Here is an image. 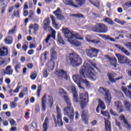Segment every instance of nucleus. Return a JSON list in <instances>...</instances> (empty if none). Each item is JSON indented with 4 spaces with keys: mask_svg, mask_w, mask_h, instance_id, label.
<instances>
[{
    "mask_svg": "<svg viewBox=\"0 0 131 131\" xmlns=\"http://www.w3.org/2000/svg\"><path fill=\"white\" fill-rule=\"evenodd\" d=\"M89 77L91 80H96L98 78V74L94 71V69L89 65V63H85L80 70V75L73 76V79L81 90H84V88L81 86L80 83L82 79Z\"/></svg>",
    "mask_w": 131,
    "mask_h": 131,
    "instance_id": "f257e3e1",
    "label": "nucleus"
},
{
    "mask_svg": "<svg viewBox=\"0 0 131 131\" xmlns=\"http://www.w3.org/2000/svg\"><path fill=\"white\" fill-rule=\"evenodd\" d=\"M62 33L64 34V37L68 38V41L70 42L71 45H73V46H75V47H79L81 46V43H80L79 41L72 40V39L75 37L77 39L83 40V38L80 37L79 34L74 32H71L67 28H62Z\"/></svg>",
    "mask_w": 131,
    "mask_h": 131,
    "instance_id": "f03ea898",
    "label": "nucleus"
},
{
    "mask_svg": "<svg viewBox=\"0 0 131 131\" xmlns=\"http://www.w3.org/2000/svg\"><path fill=\"white\" fill-rule=\"evenodd\" d=\"M66 59L72 67H78L82 63V59L79 55L75 53L67 54Z\"/></svg>",
    "mask_w": 131,
    "mask_h": 131,
    "instance_id": "7ed1b4c3",
    "label": "nucleus"
},
{
    "mask_svg": "<svg viewBox=\"0 0 131 131\" xmlns=\"http://www.w3.org/2000/svg\"><path fill=\"white\" fill-rule=\"evenodd\" d=\"M64 100L66 101L67 105V106L64 107L63 108L64 115H67V116H69L71 120L73 121V119H74V110H73L72 104L70 101V98L67 96H64Z\"/></svg>",
    "mask_w": 131,
    "mask_h": 131,
    "instance_id": "20e7f679",
    "label": "nucleus"
},
{
    "mask_svg": "<svg viewBox=\"0 0 131 131\" xmlns=\"http://www.w3.org/2000/svg\"><path fill=\"white\" fill-rule=\"evenodd\" d=\"M92 30L99 33H106L108 31V27L103 23H98L97 26H94L92 28Z\"/></svg>",
    "mask_w": 131,
    "mask_h": 131,
    "instance_id": "39448f33",
    "label": "nucleus"
},
{
    "mask_svg": "<svg viewBox=\"0 0 131 131\" xmlns=\"http://www.w3.org/2000/svg\"><path fill=\"white\" fill-rule=\"evenodd\" d=\"M99 92L100 94L104 96V100L106 103H107L108 105H110V103H111L112 100V97L111 96L109 90L103 87H100Z\"/></svg>",
    "mask_w": 131,
    "mask_h": 131,
    "instance_id": "423d86ee",
    "label": "nucleus"
},
{
    "mask_svg": "<svg viewBox=\"0 0 131 131\" xmlns=\"http://www.w3.org/2000/svg\"><path fill=\"white\" fill-rule=\"evenodd\" d=\"M55 74L56 75V77L58 80L61 81L62 79H65V80H68L70 79L69 75L67 74V72L65 70L61 69L56 71L55 72Z\"/></svg>",
    "mask_w": 131,
    "mask_h": 131,
    "instance_id": "0eeeda50",
    "label": "nucleus"
},
{
    "mask_svg": "<svg viewBox=\"0 0 131 131\" xmlns=\"http://www.w3.org/2000/svg\"><path fill=\"white\" fill-rule=\"evenodd\" d=\"M80 107L82 109L85 108L89 102V94L88 93H81L80 95Z\"/></svg>",
    "mask_w": 131,
    "mask_h": 131,
    "instance_id": "6e6552de",
    "label": "nucleus"
},
{
    "mask_svg": "<svg viewBox=\"0 0 131 131\" xmlns=\"http://www.w3.org/2000/svg\"><path fill=\"white\" fill-rule=\"evenodd\" d=\"M116 57L117 58L120 64H126L127 65H129V66H130L131 61L127 57L119 54H116Z\"/></svg>",
    "mask_w": 131,
    "mask_h": 131,
    "instance_id": "1a4fd4ad",
    "label": "nucleus"
},
{
    "mask_svg": "<svg viewBox=\"0 0 131 131\" xmlns=\"http://www.w3.org/2000/svg\"><path fill=\"white\" fill-rule=\"evenodd\" d=\"M99 50L94 48H90L89 49L86 50V54L88 56L90 57V58L97 57L99 54Z\"/></svg>",
    "mask_w": 131,
    "mask_h": 131,
    "instance_id": "9d476101",
    "label": "nucleus"
},
{
    "mask_svg": "<svg viewBox=\"0 0 131 131\" xmlns=\"http://www.w3.org/2000/svg\"><path fill=\"white\" fill-rule=\"evenodd\" d=\"M67 90L70 93H73V100L74 102H76V103L78 102V96H77V91H76L75 86L74 85L70 86L68 88Z\"/></svg>",
    "mask_w": 131,
    "mask_h": 131,
    "instance_id": "9b49d317",
    "label": "nucleus"
},
{
    "mask_svg": "<svg viewBox=\"0 0 131 131\" xmlns=\"http://www.w3.org/2000/svg\"><path fill=\"white\" fill-rule=\"evenodd\" d=\"M56 111L58 126H62L63 122L62 121V113H61V108H60L58 105L56 106Z\"/></svg>",
    "mask_w": 131,
    "mask_h": 131,
    "instance_id": "f8f14e48",
    "label": "nucleus"
},
{
    "mask_svg": "<svg viewBox=\"0 0 131 131\" xmlns=\"http://www.w3.org/2000/svg\"><path fill=\"white\" fill-rule=\"evenodd\" d=\"M104 57H105V58L107 59V60H110L111 65L114 66L115 68H116V67H117V59H116V58H112L108 55H105Z\"/></svg>",
    "mask_w": 131,
    "mask_h": 131,
    "instance_id": "ddd939ff",
    "label": "nucleus"
},
{
    "mask_svg": "<svg viewBox=\"0 0 131 131\" xmlns=\"http://www.w3.org/2000/svg\"><path fill=\"white\" fill-rule=\"evenodd\" d=\"M107 76L108 77V79L111 82H112L113 83H115L117 80H119L120 79H122V77H119L117 78L114 79V75L112 73H108L107 74Z\"/></svg>",
    "mask_w": 131,
    "mask_h": 131,
    "instance_id": "4468645a",
    "label": "nucleus"
},
{
    "mask_svg": "<svg viewBox=\"0 0 131 131\" xmlns=\"http://www.w3.org/2000/svg\"><path fill=\"white\" fill-rule=\"evenodd\" d=\"M115 47H116V48H117V49L118 50H120V51H121V52L123 53H124V54H125V55L127 56H129V55H130L129 52L128 50H126V49H125L123 47L117 44H115Z\"/></svg>",
    "mask_w": 131,
    "mask_h": 131,
    "instance_id": "2eb2a0df",
    "label": "nucleus"
},
{
    "mask_svg": "<svg viewBox=\"0 0 131 131\" xmlns=\"http://www.w3.org/2000/svg\"><path fill=\"white\" fill-rule=\"evenodd\" d=\"M50 18H46L43 21V28L44 30H48L52 29V27H50Z\"/></svg>",
    "mask_w": 131,
    "mask_h": 131,
    "instance_id": "dca6fc26",
    "label": "nucleus"
},
{
    "mask_svg": "<svg viewBox=\"0 0 131 131\" xmlns=\"http://www.w3.org/2000/svg\"><path fill=\"white\" fill-rule=\"evenodd\" d=\"M76 4L74 3V8H80L85 4V0H75Z\"/></svg>",
    "mask_w": 131,
    "mask_h": 131,
    "instance_id": "f3484780",
    "label": "nucleus"
},
{
    "mask_svg": "<svg viewBox=\"0 0 131 131\" xmlns=\"http://www.w3.org/2000/svg\"><path fill=\"white\" fill-rule=\"evenodd\" d=\"M104 124H105V129L106 131H111V122L108 120H106L104 119Z\"/></svg>",
    "mask_w": 131,
    "mask_h": 131,
    "instance_id": "a211bd4d",
    "label": "nucleus"
},
{
    "mask_svg": "<svg viewBox=\"0 0 131 131\" xmlns=\"http://www.w3.org/2000/svg\"><path fill=\"white\" fill-rule=\"evenodd\" d=\"M4 74H7L8 75H12L13 74V70H12V66H8L6 67L4 71Z\"/></svg>",
    "mask_w": 131,
    "mask_h": 131,
    "instance_id": "6ab92c4d",
    "label": "nucleus"
},
{
    "mask_svg": "<svg viewBox=\"0 0 131 131\" xmlns=\"http://www.w3.org/2000/svg\"><path fill=\"white\" fill-rule=\"evenodd\" d=\"M49 127V118L46 117L42 124L43 131H47Z\"/></svg>",
    "mask_w": 131,
    "mask_h": 131,
    "instance_id": "aec40b11",
    "label": "nucleus"
},
{
    "mask_svg": "<svg viewBox=\"0 0 131 131\" xmlns=\"http://www.w3.org/2000/svg\"><path fill=\"white\" fill-rule=\"evenodd\" d=\"M122 91L128 98L131 99V92L129 90H127L126 88L123 86L122 87Z\"/></svg>",
    "mask_w": 131,
    "mask_h": 131,
    "instance_id": "412c9836",
    "label": "nucleus"
},
{
    "mask_svg": "<svg viewBox=\"0 0 131 131\" xmlns=\"http://www.w3.org/2000/svg\"><path fill=\"white\" fill-rule=\"evenodd\" d=\"M8 49L2 47V48H0V56H7L8 55Z\"/></svg>",
    "mask_w": 131,
    "mask_h": 131,
    "instance_id": "4be33fe9",
    "label": "nucleus"
},
{
    "mask_svg": "<svg viewBox=\"0 0 131 131\" xmlns=\"http://www.w3.org/2000/svg\"><path fill=\"white\" fill-rule=\"evenodd\" d=\"M61 13V9L60 8H57V9L53 12V14L57 16V19L59 20H62L63 19V16H61L60 14Z\"/></svg>",
    "mask_w": 131,
    "mask_h": 131,
    "instance_id": "5701e85b",
    "label": "nucleus"
},
{
    "mask_svg": "<svg viewBox=\"0 0 131 131\" xmlns=\"http://www.w3.org/2000/svg\"><path fill=\"white\" fill-rule=\"evenodd\" d=\"M100 107L101 108V109H102V110H105V109L106 108V106H105V104L101 100H99L98 106L96 108V111L97 112H99V108H100Z\"/></svg>",
    "mask_w": 131,
    "mask_h": 131,
    "instance_id": "b1692460",
    "label": "nucleus"
},
{
    "mask_svg": "<svg viewBox=\"0 0 131 131\" xmlns=\"http://www.w3.org/2000/svg\"><path fill=\"white\" fill-rule=\"evenodd\" d=\"M46 103H47V95H45L42 98L41 100V106L43 110H46V108L47 105H46Z\"/></svg>",
    "mask_w": 131,
    "mask_h": 131,
    "instance_id": "393cba45",
    "label": "nucleus"
},
{
    "mask_svg": "<svg viewBox=\"0 0 131 131\" xmlns=\"http://www.w3.org/2000/svg\"><path fill=\"white\" fill-rule=\"evenodd\" d=\"M51 60L52 61H54V60H56L57 59V53L55 51L54 48L51 49Z\"/></svg>",
    "mask_w": 131,
    "mask_h": 131,
    "instance_id": "a878e982",
    "label": "nucleus"
},
{
    "mask_svg": "<svg viewBox=\"0 0 131 131\" xmlns=\"http://www.w3.org/2000/svg\"><path fill=\"white\" fill-rule=\"evenodd\" d=\"M115 105L117 107V108H118V109H120V111L119 112V113L123 111V110L121 109V108H122V104H121V102L120 101L115 102Z\"/></svg>",
    "mask_w": 131,
    "mask_h": 131,
    "instance_id": "bb28decb",
    "label": "nucleus"
},
{
    "mask_svg": "<svg viewBox=\"0 0 131 131\" xmlns=\"http://www.w3.org/2000/svg\"><path fill=\"white\" fill-rule=\"evenodd\" d=\"M4 41L7 45H12L13 43V38L11 36H8L5 39Z\"/></svg>",
    "mask_w": 131,
    "mask_h": 131,
    "instance_id": "cd10ccee",
    "label": "nucleus"
},
{
    "mask_svg": "<svg viewBox=\"0 0 131 131\" xmlns=\"http://www.w3.org/2000/svg\"><path fill=\"white\" fill-rule=\"evenodd\" d=\"M124 105L125 107H126L127 111L130 112V106H131L130 103L126 100H124Z\"/></svg>",
    "mask_w": 131,
    "mask_h": 131,
    "instance_id": "c85d7f7f",
    "label": "nucleus"
},
{
    "mask_svg": "<svg viewBox=\"0 0 131 131\" xmlns=\"http://www.w3.org/2000/svg\"><path fill=\"white\" fill-rule=\"evenodd\" d=\"M63 3L67 6H74L73 1L72 0H63Z\"/></svg>",
    "mask_w": 131,
    "mask_h": 131,
    "instance_id": "c756f323",
    "label": "nucleus"
},
{
    "mask_svg": "<svg viewBox=\"0 0 131 131\" xmlns=\"http://www.w3.org/2000/svg\"><path fill=\"white\" fill-rule=\"evenodd\" d=\"M89 2L92 4V5L97 7V8H98L99 7V5H100L99 0H89Z\"/></svg>",
    "mask_w": 131,
    "mask_h": 131,
    "instance_id": "7c9ffc66",
    "label": "nucleus"
},
{
    "mask_svg": "<svg viewBox=\"0 0 131 131\" xmlns=\"http://www.w3.org/2000/svg\"><path fill=\"white\" fill-rule=\"evenodd\" d=\"M49 54V52L46 51L43 54H41L40 57V61H42V60H47V55Z\"/></svg>",
    "mask_w": 131,
    "mask_h": 131,
    "instance_id": "2f4dec72",
    "label": "nucleus"
},
{
    "mask_svg": "<svg viewBox=\"0 0 131 131\" xmlns=\"http://www.w3.org/2000/svg\"><path fill=\"white\" fill-rule=\"evenodd\" d=\"M30 29H34V31H37L38 30V25L35 24L34 26L33 25L31 24L29 26Z\"/></svg>",
    "mask_w": 131,
    "mask_h": 131,
    "instance_id": "473e14b6",
    "label": "nucleus"
},
{
    "mask_svg": "<svg viewBox=\"0 0 131 131\" xmlns=\"http://www.w3.org/2000/svg\"><path fill=\"white\" fill-rule=\"evenodd\" d=\"M50 18L52 19V24L56 28H58V27H59V25H58V24L56 23V21H55V16L51 15Z\"/></svg>",
    "mask_w": 131,
    "mask_h": 131,
    "instance_id": "72a5a7b5",
    "label": "nucleus"
},
{
    "mask_svg": "<svg viewBox=\"0 0 131 131\" xmlns=\"http://www.w3.org/2000/svg\"><path fill=\"white\" fill-rule=\"evenodd\" d=\"M104 21H105V22H107V23L110 24V25H113L114 24L113 20H112V19H110L109 17L105 18Z\"/></svg>",
    "mask_w": 131,
    "mask_h": 131,
    "instance_id": "f704fd0d",
    "label": "nucleus"
},
{
    "mask_svg": "<svg viewBox=\"0 0 131 131\" xmlns=\"http://www.w3.org/2000/svg\"><path fill=\"white\" fill-rule=\"evenodd\" d=\"M15 70L17 73H19V69L21 68V63L18 62L15 66Z\"/></svg>",
    "mask_w": 131,
    "mask_h": 131,
    "instance_id": "c9c22d12",
    "label": "nucleus"
},
{
    "mask_svg": "<svg viewBox=\"0 0 131 131\" xmlns=\"http://www.w3.org/2000/svg\"><path fill=\"white\" fill-rule=\"evenodd\" d=\"M101 42L100 39H94L91 40V43H93L94 45H99Z\"/></svg>",
    "mask_w": 131,
    "mask_h": 131,
    "instance_id": "e433bc0d",
    "label": "nucleus"
},
{
    "mask_svg": "<svg viewBox=\"0 0 131 131\" xmlns=\"http://www.w3.org/2000/svg\"><path fill=\"white\" fill-rule=\"evenodd\" d=\"M58 42H59V43H61L62 45H65V42H64V40L61 37V35L60 34H58Z\"/></svg>",
    "mask_w": 131,
    "mask_h": 131,
    "instance_id": "4c0bfd02",
    "label": "nucleus"
},
{
    "mask_svg": "<svg viewBox=\"0 0 131 131\" xmlns=\"http://www.w3.org/2000/svg\"><path fill=\"white\" fill-rule=\"evenodd\" d=\"M71 17H75V18H83V15L81 14H71Z\"/></svg>",
    "mask_w": 131,
    "mask_h": 131,
    "instance_id": "58836bf2",
    "label": "nucleus"
},
{
    "mask_svg": "<svg viewBox=\"0 0 131 131\" xmlns=\"http://www.w3.org/2000/svg\"><path fill=\"white\" fill-rule=\"evenodd\" d=\"M101 113L102 115H104V116H107L108 118H110V115H109V112H108L107 111H101Z\"/></svg>",
    "mask_w": 131,
    "mask_h": 131,
    "instance_id": "ea45409f",
    "label": "nucleus"
},
{
    "mask_svg": "<svg viewBox=\"0 0 131 131\" xmlns=\"http://www.w3.org/2000/svg\"><path fill=\"white\" fill-rule=\"evenodd\" d=\"M48 101L51 104L50 107H52V106H53V101H54L53 99V96L49 95L48 97Z\"/></svg>",
    "mask_w": 131,
    "mask_h": 131,
    "instance_id": "a19ab883",
    "label": "nucleus"
},
{
    "mask_svg": "<svg viewBox=\"0 0 131 131\" xmlns=\"http://www.w3.org/2000/svg\"><path fill=\"white\" fill-rule=\"evenodd\" d=\"M124 126H125L127 129H130V124L127 122V121L124 122Z\"/></svg>",
    "mask_w": 131,
    "mask_h": 131,
    "instance_id": "79ce46f5",
    "label": "nucleus"
},
{
    "mask_svg": "<svg viewBox=\"0 0 131 131\" xmlns=\"http://www.w3.org/2000/svg\"><path fill=\"white\" fill-rule=\"evenodd\" d=\"M125 47L129 50V51H131V42H127L124 44Z\"/></svg>",
    "mask_w": 131,
    "mask_h": 131,
    "instance_id": "37998d69",
    "label": "nucleus"
},
{
    "mask_svg": "<svg viewBox=\"0 0 131 131\" xmlns=\"http://www.w3.org/2000/svg\"><path fill=\"white\" fill-rule=\"evenodd\" d=\"M131 7V3L130 2H128L125 3L123 5V8H130Z\"/></svg>",
    "mask_w": 131,
    "mask_h": 131,
    "instance_id": "c03bdc74",
    "label": "nucleus"
},
{
    "mask_svg": "<svg viewBox=\"0 0 131 131\" xmlns=\"http://www.w3.org/2000/svg\"><path fill=\"white\" fill-rule=\"evenodd\" d=\"M105 39H109L111 41H116V40L112 37H111L109 35H106L105 37Z\"/></svg>",
    "mask_w": 131,
    "mask_h": 131,
    "instance_id": "a18cd8bd",
    "label": "nucleus"
},
{
    "mask_svg": "<svg viewBox=\"0 0 131 131\" xmlns=\"http://www.w3.org/2000/svg\"><path fill=\"white\" fill-rule=\"evenodd\" d=\"M9 122L11 124L12 126H14V125H15V124H16V121H15V120H14V119H9Z\"/></svg>",
    "mask_w": 131,
    "mask_h": 131,
    "instance_id": "49530a36",
    "label": "nucleus"
},
{
    "mask_svg": "<svg viewBox=\"0 0 131 131\" xmlns=\"http://www.w3.org/2000/svg\"><path fill=\"white\" fill-rule=\"evenodd\" d=\"M82 81H83V82H84V83H85V84L86 85V86H88V88H90V82L89 81H88V80L86 79H82Z\"/></svg>",
    "mask_w": 131,
    "mask_h": 131,
    "instance_id": "de8ad7c7",
    "label": "nucleus"
},
{
    "mask_svg": "<svg viewBox=\"0 0 131 131\" xmlns=\"http://www.w3.org/2000/svg\"><path fill=\"white\" fill-rule=\"evenodd\" d=\"M16 31V26H15L12 29L10 30L8 32V34H13Z\"/></svg>",
    "mask_w": 131,
    "mask_h": 131,
    "instance_id": "09e8293b",
    "label": "nucleus"
},
{
    "mask_svg": "<svg viewBox=\"0 0 131 131\" xmlns=\"http://www.w3.org/2000/svg\"><path fill=\"white\" fill-rule=\"evenodd\" d=\"M40 92H41V85L38 86V90H37V96L39 97L40 95Z\"/></svg>",
    "mask_w": 131,
    "mask_h": 131,
    "instance_id": "8fccbe9b",
    "label": "nucleus"
},
{
    "mask_svg": "<svg viewBox=\"0 0 131 131\" xmlns=\"http://www.w3.org/2000/svg\"><path fill=\"white\" fill-rule=\"evenodd\" d=\"M36 76L37 75L35 73H33L31 74L30 75V78H31V79H32L33 80H34V79H35V78H36Z\"/></svg>",
    "mask_w": 131,
    "mask_h": 131,
    "instance_id": "3c124183",
    "label": "nucleus"
},
{
    "mask_svg": "<svg viewBox=\"0 0 131 131\" xmlns=\"http://www.w3.org/2000/svg\"><path fill=\"white\" fill-rule=\"evenodd\" d=\"M14 16H15V17L19 18V17H20V14L19 13V11H14Z\"/></svg>",
    "mask_w": 131,
    "mask_h": 131,
    "instance_id": "603ef678",
    "label": "nucleus"
},
{
    "mask_svg": "<svg viewBox=\"0 0 131 131\" xmlns=\"http://www.w3.org/2000/svg\"><path fill=\"white\" fill-rule=\"evenodd\" d=\"M119 118L121 121H123V122H125V121H126V119H125L124 116L121 115V116H120Z\"/></svg>",
    "mask_w": 131,
    "mask_h": 131,
    "instance_id": "864d4df0",
    "label": "nucleus"
},
{
    "mask_svg": "<svg viewBox=\"0 0 131 131\" xmlns=\"http://www.w3.org/2000/svg\"><path fill=\"white\" fill-rule=\"evenodd\" d=\"M86 39L87 40V41H88L89 42V43H91V41H92V39H91V36L90 35H87L86 36Z\"/></svg>",
    "mask_w": 131,
    "mask_h": 131,
    "instance_id": "5fc2aeb1",
    "label": "nucleus"
},
{
    "mask_svg": "<svg viewBox=\"0 0 131 131\" xmlns=\"http://www.w3.org/2000/svg\"><path fill=\"white\" fill-rule=\"evenodd\" d=\"M52 37V35H48L47 38L46 39L45 41L46 43H49V41L50 40V39Z\"/></svg>",
    "mask_w": 131,
    "mask_h": 131,
    "instance_id": "6e6d98bb",
    "label": "nucleus"
},
{
    "mask_svg": "<svg viewBox=\"0 0 131 131\" xmlns=\"http://www.w3.org/2000/svg\"><path fill=\"white\" fill-rule=\"evenodd\" d=\"M36 123L35 122H33L32 123V127L33 128V129H35L37 127Z\"/></svg>",
    "mask_w": 131,
    "mask_h": 131,
    "instance_id": "4d7b16f0",
    "label": "nucleus"
},
{
    "mask_svg": "<svg viewBox=\"0 0 131 131\" xmlns=\"http://www.w3.org/2000/svg\"><path fill=\"white\" fill-rule=\"evenodd\" d=\"M32 16H34V12L31 11L30 12V15H29V18L30 20L32 19Z\"/></svg>",
    "mask_w": 131,
    "mask_h": 131,
    "instance_id": "13d9d810",
    "label": "nucleus"
},
{
    "mask_svg": "<svg viewBox=\"0 0 131 131\" xmlns=\"http://www.w3.org/2000/svg\"><path fill=\"white\" fill-rule=\"evenodd\" d=\"M110 113L111 114L114 115V116H117L118 115L115 112L113 111V110H110Z\"/></svg>",
    "mask_w": 131,
    "mask_h": 131,
    "instance_id": "bf43d9fd",
    "label": "nucleus"
},
{
    "mask_svg": "<svg viewBox=\"0 0 131 131\" xmlns=\"http://www.w3.org/2000/svg\"><path fill=\"white\" fill-rule=\"evenodd\" d=\"M11 108H16V103L15 101H13L12 103L11 104Z\"/></svg>",
    "mask_w": 131,
    "mask_h": 131,
    "instance_id": "052dcab7",
    "label": "nucleus"
},
{
    "mask_svg": "<svg viewBox=\"0 0 131 131\" xmlns=\"http://www.w3.org/2000/svg\"><path fill=\"white\" fill-rule=\"evenodd\" d=\"M22 49L25 52H26L27 51V45H23L22 46Z\"/></svg>",
    "mask_w": 131,
    "mask_h": 131,
    "instance_id": "680f3d73",
    "label": "nucleus"
},
{
    "mask_svg": "<svg viewBox=\"0 0 131 131\" xmlns=\"http://www.w3.org/2000/svg\"><path fill=\"white\" fill-rule=\"evenodd\" d=\"M27 67L30 68V69H32L33 68V63H28L27 64Z\"/></svg>",
    "mask_w": 131,
    "mask_h": 131,
    "instance_id": "e2e57ef3",
    "label": "nucleus"
},
{
    "mask_svg": "<svg viewBox=\"0 0 131 131\" xmlns=\"http://www.w3.org/2000/svg\"><path fill=\"white\" fill-rule=\"evenodd\" d=\"M40 110V109L39 108V106H38V105L36 106L35 113H38V112H39Z\"/></svg>",
    "mask_w": 131,
    "mask_h": 131,
    "instance_id": "0e129e2a",
    "label": "nucleus"
},
{
    "mask_svg": "<svg viewBox=\"0 0 131 131\" xmlns=\"http://www.w3.org/2000/svg\"><path fill=\"white\" fill-rule=\"evenodd\" d=\"M28 9V3L26 2L25 3L24 7V10H27Z\"/></svg>",
    "mask_w": 131,
    "mask_h": 131,
    "instance_id": "69168bd1",
    "label": "nucleus"
},
{
    "mask_svg": "<svg viewBox=\"0 0 131 131\" xmlns=\"http://www.w3.org/2000/svg\"><path fill=\"white\" fill-rule=\"evenodd\" d=\"M23 15L25 17L28 16V10H24L23 12Z\"/></svg>",
    "mask_w": 131,
    "mask_h": 131,
    "instance_id": "338daca9",
    "label": "nucleus"
},
{
    "mask_svg": "<svg viewBox=\"0 0 131 131\" xmlns=\"http://www.w3.org/2000/svg\"><path fill=\"white\" fill-rule=\"evenodd\" d=\"M35 47H36V45L34 43L30 44V49H35Z\"/></svg>",
    "mask_w": 131,
    "mask_h": 131,
    "instance_id": "774afa93",
    "label": "nucleus"
}]
</instances>
